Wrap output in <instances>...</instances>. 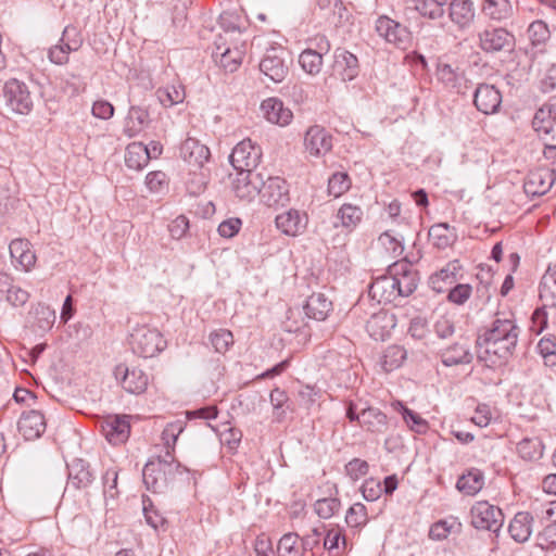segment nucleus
<instances>
[{
  "label": "nucleus",
  "mask_w": 556,
  "mask_h": 556,
  "mask_svg": "<svg viewBox=\"0 0 556 556\" xmlns=\"http://www.w3.org/2000/svg\"><path fill=\"white\" fill-rule=\"evenodd\" d=\"M340 500L336 497H326L317 500L314 504V509L320 518L329 519L340 509Z\"/></svg>",
  "instance_id": "680f3d73"
},
{
  "label": "nucleus",
  "mask_w": 556,
  "mask_h": 556,
  "mask_svg": "<svg viewBox=\"0 0 556 556\" xmlns=\"http://www.w3.org/2000/svg\"><path fill=\"white\" fill-rule=\"evenodd\" d=\"M538 351L544 359V364L548 367L556 366V337H543L538 343Z\"/></svg>",
  "instance_id": "5fc2aeb1"
},
{
  "label": "nucleus",
  "mask_w": 556,
  "mask_h": 556,
  "mask_svg": "<svg viewBox=\"0 0 556 556\" xmlns=\"http://www.w3.org/2000/svg\"><path fill=\"white\" fill-rule=\"evenodd\" d=\"M219 26L226 34L229 33H241V18L238 14L225 11L219 15Z\"/></svg>",
  "instance_id": "338daca9"
},
{
  "label": "nucleus",
  "mask_w": 556,
  "mask_h": 556,
  "mask_svg": "<svg viewBox=\"0 0 556 556\" xmlns=\"http://www.w3.org/2000/svg\"><path fill=\"white\" fill-rule=\"evenodd\" d=\"M455 526L459 530L462 523L457 522L455 519H453L451 522L447 520H439L430 527L429 538L435 541L445 540L450 533H452Z\"/></svg>",
  "instance_id": "052dcab7"
},
{
  "label": "nucleus",
  "mask_w": 556,
  "mask_h": 556,
  "mask_svg": "<svg viewBox=\"0 0 556 556\" xmlns=\"http://www.w3.org/2000/svg\"><path fill=\"white\" fill-rule=\"evenodd\" d=\"M393 316L387 312H379L371 315L366 323V330L375 340H384L389 334L390 328L394 327Z\"/></svg>",
  "instance_id": "72a5a7b5"
},
{
  "label": "nucleus",
  "mask_w": 556,
  "mask_h": 556,
  "mask_svg": "<svg viewBox=\"0 0 556 556\" xmlns=\"http://www.w3.org/2000/svg\"><path fill=\"white\" fill-rule=\"evenodd\" d=\"M207 178L202 172H190L186 180V190L190 195L197 197L206 189Z\"/></svg>",
  "instance_id": "e2e57ef3"
},
{
  "label": "nucleus",
  "mask_w": 556,
  "mask_h": 556,
  "mask_svg": "<svg viewBox=\"0 0 556 556\" xmlns=\"http://www.w3.org/2000/svg\"><path fill=\"white\" fill-rule=\"evenodd\" d=\"M406 350L401 345L388 346L381 357V367L386 372L393 371L402 366L406 359Z\"/></svg>",
  "instance_id": "a18cd8bd"
},
{
  "label": "nucleus",
  "mask_w": 556,
  "mask_h": 556,
  "mask_svg": "<svg viewBox=\"0 0 556 556\" xmlns=\"http://www.w3.org/2000/svg\"><path fill=\"white\" fill-rule=\"evenodd\" d=\"M533 517L528 511H519L509 523L508 532L510 536L519 543L528 541L532 533Z\"/></svg>",
  "instance_id": "7c9ffc66"
},
{
  "label": "nucleus",
  "mask_w": 556,
  "mask_h": 556,
  "mask_svg": "<svg viewBox=\"0 0 556 556\" xmlns=\"http://www.w3.org/2000/svg\"><path fill=\"white\" fill-rule=\"evenodd\" d=\"M276 226L282 233L295 237L306 229L307 216L298 210L291 208L276 216Z\"/></svg>",
  "instance_id": "393cba45"
},
{
  "label": "nucleus",
  "mask_w": 556,
  "mask_h": 556,
  "mask_svg": "<svg viewBox=\"0 0 556 556\" xmlns=\"http://www.w3.org/2000/svg\"><path fill=\"white\" fill-rule=\"evenodd\" d=\"M471 526L478 530H486L495 534L504 525V514L497 506L486 501L477 502L470 509Z\"/></svg>",
  "instance_id": "39448f33"
},
{
  "label": "nucleus",
  "mask_w": 556,
  "mask_h": 556,
  "mask_svg": "<svg viewBox=\"0 0 556 556\" xmlns=\"http://www.w3.org/2000/svg\"><path fill=\"white\" fill-rule=\"evenodd\" d=\"M359 426L372 433H384L388 429V417L379 408L367 407L362 410Z\"/></svg>",
  "instance_id": "f704fd0d"
},
{
  "label": "nucleus",
  "mask_w": 556,
  "mask_h": 556,
  "mask_svg": "<svg viewBox=\"0 0 556 556\" xmlns=\"http://www.w3.org/2000/svg\"><path fill=\"white\" fill-rule=\"evenodd\" d=\"M544 445L539 438H525L517 444L518 455L529 462L539 460L543 456Z\"/></svg>",
  "instance_id": "49530a36"
},
{
  "label": "nucleus",
  "mask_w": 556,
  "mask_h": 556,
  "mask_svg": "<svg viewBox=\"0 0 556 556\" xmlns=\"http://www.w3.org/2000/svg\"><path fill=\"white\" fill-rule=\"evenodd\" d=\"M263 176L254 170H237L232 180V191L235 195L245 202H251L260 194Z\"/></svg>",
  "instance_id": "ddd939ff"
},
{
  "label": "nucleus",
  "mask_w": 556,
  "mask_h": 556,
  "mask_svg": "<svg viewBox=\"0 0 556 556\" xmlns=\"http://www.w3.org/2000/svg\"><path fill=\"white\" fill-rule=\"evenodd\" d=\"M429 237L433 245L440 250L451 247L456 241L455 228L446 223L435 224L429 229Z\"/></svg>",
  "instance_id": "58836bf2"
},
{
  "label": "nucleus",
  "mask_w": 556,
  "mask_h": 556,
  "mask_svg": "<svg viewBox=\"0 0 556 556\" xmlns=\"http://www.w3.org/2000/svg\"><path fill=\"white\" fill-rule=\"evenodd\" d=\"M333 71L344 81H350L358 75V59L345 48H337L333 52Z\"/></svg>",
  "instance_id": "4be33fe9"
},
{
  "label": "nucleus",
  "mask_w": 556,
  "mask_h": 556,
  "mask_svg": "<svg viewBox=\"0 0 556 556\" xmlns=\"http://www.w3.org/2000/svg\"><path fill=\"white\" fill-rule=\"evenodd\" d=\"M527 35L532 48L544 52L547 41L551 39V30L546 22L535 20L528 26Z\"/></svg>",
  "instance_id": "c9c22d12"
},
{
  "label": "nucleus",
  "mask_w": 556,
  "mask_h": 556,
  "mask_svg": "<svg viewBox=\"0 0 556 556\" xmlns=\"http://www.w3.org/2000/svg\"><path fill=\"white\" fill-rule=\"evenodd\" d=\"M102 434L112 445L125 443L130 434V421L127 415H109L100 421Z\"/></svg>",
  "instance_id": "4468645a"
},
{
  "label": "nucleus",
  "mask_w": 556,
  "mask_h": 556,
  "mask_svg": "<svg viewBox=\"0 0 556 556\" xmlns=\"http://www.w3.org/2000/svg\"><path fill=\"white\" fill-rule=\"evenodd\" d=\"M472 361V355L466 344L456 342L445 349L441 354V362L446 367L456 366L459 364H469Z\"/></svg>",
  "instance_id": "4c0bfd02"
},
{
  "label": "nucleus",
  "mask_w": 556,
  "mask_h": 556,
  "mask_svg": "<svg viewBox=\"0 0 556 556\" xmlns=\"http://www.w3.org/2000/svg\"><path fill=\"white\" fill-rule=\"evenodd\" d=\"M345 522L351 528H362L368 522L367 508L363 503H354L346 511Z\"/></svg>",
  "instance_id": "6e6d98bb"
},
{
  "label": "nucleus",
  "mask_w": 556,
  "mask_h": 556,
  "mask_svg": "<svg viewBox=\"0 0 556 556\" xmlns=\"http://www.w3.org/2000/svg\"><path fill=\"white\" fill-rule=\"evenodd\" d=\"M286 55L287 51L282 47L267 49L260 62V71L271 81L281 83L289 72Z\"/></svg>",
  "instance_id": "6e6552de"
},
{
  "label": "nucleus",
  "mask_w": 556,
  "mask_h": 556,
  "mask_svg": "<svg viewBox=\"0 0 556 556\" xmlns=\"http://www.w3.org/2000/svg\"><path fill=\"white\" fill-rule=\"evenodd\" d=\"M261 109L268 122L280 126L288 125L293 117L291 110L285 108L282 101L277 98L264 100L261 104Z\"/></svg>",
  "instance_id": "cd10ccee"
},
{
  "label": "nucleus",
  "mask_w": 556,
  "mask_h": 556,
  "mask_svg": "<svg viewBox=\"0 0 556 556\" xmlns=\"http://www.w3.org/2000/svg\"><path fill=\"white\" fill-rule=\"evenodd\" d=\"M61 42H65V47L68 50L77 51L83 45V38L77 29V27L73 25H67L60 39Z\"/></svg>",
  "instance_id": "69168bd1"
},
{
  "label": "nucleus",
  "mask_w": 556,
  "mask_h": 556,
  "mask_svg": "<svg viewBox=\"0 0 556 556\" xmlns=\"http://www.w3.org/2000/svg\"><path fill=\"white\" fill-rule=\"evenodd\" d=\"M462 268L463 266L458 260L448 262L444 267L429 277V287L437 293L448 291L458 280Z\"/></svg>",
  "instance_id": "412c9836"
},
{
  "label": "nucleus",
  "mask_w": 556,
  "mask_h": 556,
  "mask_svg": "<svg viewBox=\"0 0 556 556\" xmlns=\"http://www.w3.org/2000/svg\"><path fill=\"white\" fill-rule=\"evenodd\" d=\"M389 273L394 278L396 293L400 298L409 296L417 289L419 276L412 263L405 261L395 262L389 266Z\"/></svg>",
  "instance_id": "f8f14e48"
},
{
  "label": "nucleus",
  "mask_w": 556,
  "mask_h": 556,
  "mask_svg": "<svg viewBox=\"0 0 556 556\" xmlns=\"http://www.w3.org/2000/svg\"><path fill=\"white\" fill-rule=\"evenodd\" d=\"M473 103L483 114H494L502 104V93L493 85L480 84L473 93Z\"/></svg>",
  "instance_id": "a211bd4d"
},
{
  "label": "nucleus",
  "mask_w": 556,
  "mask_h": 556,
  "mask_svg": "<svg viewBox=\"0 0 556 556\" xmlns=\"http://www.w3.org/2000/svg\"><path fill=\"white\" fill-rule=\"evenodd\" d=\"M430 330L426 318L417 316L414 317L408 327V334L415 340H426Z\"/></svg>",
  "instance_id": "774afa93"
},
{
  "label": "nucleus",
  "mask_w": 556,
  "mask_h": 556,
  "mask_svg": "<svg viewBox=\"0 0 556 556\" xmlns=\"http://www.w3.org/2000/svg\"><path fill=\"white\" fill-rule=\"evenodd\" d=\"M114 376L122 388L130 394H142L149 386V376L139 367L121 363L114 368Z\"/></svg>",
  "instance_id": "1a4fd4ad"
},
{
  "label": "nucleus",
  "mask_w": 556,
  "mask_h": 556,
  "mask_svg": "<svg viewBox=\"0 0 556 556\" xmlns=\"http://www.w3.org/2000/svg\"><path fill=\"white\" fill-rule=\"evenodd\" d=\"M258 195L268 207L285 206L290 201L288 184L278 176H269L266 180L263 179Z\"/></svg>",
  "instance_id": "9b49d317"
},
{
  "label": "nucleus",
  "mask_w": 556,
  "mask_h": 556,
  "mask_svg": "<svg viewBox=\"0 0 556 556\" xmlns=\"http://www.w3.org/2000/svg\"><path fill=\"white\" fill-rule=\"evenodd\" d=\"M375 29L386 41L397 47L405 45L409 38L407 28L387 15H381L376 20Z\"/></svg>",
  "instance_id": "dca6fc26"
},
{
  "label": "nucleus",
  "mask_w": 556,
  "mask_h": 556,
  "mask_svg": "<svg viewBox=\"0 0 556 556\" xmlns=\"http://www.w3.org/2000/svg\"><path fill=\"white\" fill-rule=\"evenodd\" d=\"M484 485V475L478 468H470L463 473L457 482L456 489L468 496L476 495Z\"/></svg>",
  "instance_id": "2f4dec72"
},
{
  "label": "nucleus",
  "mask_w": 556,
  "mask_h": 556,
  "mask_svg": "<svg viewBox=\"0 0 556 556\" xmlns=\"http://www.w3.org/2000/svg\"><path fill=\"white\" fill-rule=\"evenodd\" d=\"M161 104L165 108H170L175 104L181 103L185 99V90L181 86H168L160 88L156 91Z\"/></svg>",
  "instance_id": "603ef678"
},
{
  "label": "nucleus",
  "mask_w": 556,
  "mask_h": 556,
  "mask_svg": "<svg viewBox=\"0 0 556 556\" xmlns=\"http://www.w3.org/2000/svg\"><path fill=\"white\" fill-rule=\"evenodd\" d=\"M150 161L146 146L141 142H132L127 146L125 163L127 167L136 170L142 169Z\"/></svg>",
  "instance_id": "79ce46f5"
},
{
  "label": "nucleus",
  "mask_w": 556,
  "mask_h": 556,
  "mask_svg": "<svg viewBox=\"0 0 556 556\" xmlns=\"http://www.w3.org/2000/svg\"><path fill=\"white\" fill-rule=\"evenodd\" d=\"M520 329L513 312H496L490 326L478 333L476 344L484 353L506 363L516 350Z\"/></svg>",
  "instance_id": "f257e3e1"
},
{
  "label": "nucleus",
  "mask_w": 556,
  "mask_h": 556,
  "mask_svg": "<svg viewBox=\"0 0 556 556\" xmlns=\"http://www.w3.org/2000/svg\"><path fill=\"white\" fill-rule=\"evenodd\" d=\"M186 422L184 420H175L166 425L162 432V440L166 447V451H170L174 453L175 444L178 440V437L185 430Z\"/></svg>",
  "instance_id": "864d4df0"
},
{
  "label": "nucleus",
  "mask_w": 556,
  "mask_h": 556,
  "mask_svg": "<svg viewBox=\"0 0 556 556\" xmlns=\"http://www.w3.org/2000/svg\"><path fill=\"white\" fill-rule=\"evenodd\" d=\"M532 127L541 139L556 142V98L535 112Z\"/></svg>",
  "instance_id": "9d476101"
},
{
  "label": "nucleus",
  "mask_w": 556,
  "mask_h": 556,
  "mask_svg": "<svg viewBox=\"0 0 556 556\" xmlns=\"http://www.w3.org/2000/svg\"><path fill=\"white\" fill-rule=\"evenodd\" d=\"M472 293V287L468 283H457L448 290L447 300L456 305L465 304Z\"/></svg>",
  "instance_id": "0e129e2a"
},
{
  "label": "nucleus",
  "mask_w": 556,
  "mask_h": 556,
  "mask_svg": "<svg viewBox=\"0 0 556 556\" xmlns=\"http://www.w3.org/2000/svg\"><path fill=\"white\" fill-rule=\"evenodd\" d=\"M34 327L39 331L46 332L52 328L55 323V311L49 305L38 303L34 308Z\"/></svg>",
  "instance_id": "09e8293b"
},
{
  "label": "nucleus",
  "mask_w": 556,
  "mask_h": 556,
  "mask_svg": "<svg viewBox=\"0 0 556 556\" xmlns=\"http://www.w3.org/2000/svg\"><path fill=\"white\" fill-rule=\"evenodd\" d=\"M129 344L136 355L149 358L162 352L167 342L156 328L141 325L134 328L129 337Z\"/></svg>",
  "instance_id": "7ed1b4c3"
},
{
  "label": "nucleus",
  "mask_w": 556,
  "mask_h": 556,
  "mask_svg": "<svg viewBox=\"0 0 556 556\" xmlns=\"http://www.w3.org/2000/svg\"><path fill=\"white\" fill-rule=\"evenodd\" d=\"M299 64L305 73L315 76L321 71L323 55H320V52H317V50L307 48L299 55Z\"/></svg>",
  "instance_id": "de8ad7c7"
},
{
  "label": "nucleus",
  "mask_w": 556,
  "mask_h": 556,
  "mask_svg": "<svg viewBox=\"0 0 556 556\" xmlns=\"http://www.w3.org/2000/svg\"><path fill=\"white\" fill-rule=\"evenodd\" d=\"M305 314L315 320H325L332 311V302L324 293H313L304 305Z\"/></svg>",
  "instance_id": "c756f323"
},
{
  "label": "nucleus",
  "mask_w": 556,
  "mask_h": 556,
  "mask_svg": "<svg viewBox=\"0 0 556 556\" xmlns=\"http://www.w3.org/2000/svg\"><path fill=\"white\" fill-rule=\"evenodd\" d=\"M186 471L187 468L174 458L172 452L166 451L164 456L151 458L144 465L142 480L148 491L163 493L177 473Z\"/></svg>",
  "instance_id": "f03ea898"
},
{
  "label": "nucleus",
  "mask_w": 556,
  "mask_h": 556,
  "mask_svg": "<svg viewBox=\"0 0 556 556\" xmlns=\"http://www.w3.org/2000/svg\"><path fill=\"white\" fill-rule=\"evenodd\" d=\"M478 47L488 54L511 52L516 46L513 33L504 27L488 26L478 34Z\"/></svg>",
  "instance_id": "20e7f679"
},
{
  "label": "nucleus",
  "mask_w": 556,
  "mask_h": 556,
  "mask_svg": "<svg viewBox=\"0 0 556 556\" xmlns=\"http://www.w3.org/2000/svg\"><path fill=\"white\" fill-rule=\"evenodd\" d=\"M149 119V113L141 106L131 105L129 108L124 132L128 137L137 136L146 126Z\"/></svg>",
  "instance_id": "ea45409f"
},
{
  "label": "nucleus",
  "mask_w": 556,
  "mask_h": 556,
  "mask_svg": "<svg viewBox=\"0 0 556 556\" xmlns=\"http://www.w3.org/2000/svg\"><path fill=\"white\" fill-rule=\"evenodd\" d=\"M46 430L45 416L39 410L23 413L18 420V431L25 440H35Z\"/></svg>",
  "instance_id": "bb28decb"
},
{
  "label": "nucleus",
  "mask_w": 556,
  "mask_h": 556,
  "mask_svg": "<svg viewBox=\"0 0 556 556\" xmlns=\"http://www.w3.org/2000/svg\"><path fill=\"white\" fill-rule=\"evenodd\" d=\"M210 342L217 353H225L233 344L232 332L227 329H218L210 334Z\"/></svg>",
  "instance_id": "13d9d810"
},
{
  "label": "nucleus",
  "mask_w": 556,
  "mask_h": 556,
  "mask_svg": "<svg viewBox=\"0 0 556 556\" xmlns=\"http://www.w3.org/2000/svg\"><path fill=\"white\" fill-rule=\"evenodd\" d=\"M68 481L67 486L76 490L88 488L94 480V475L90 470V465L84 459L76 458L67 465Z\"/></svg>",
  "instance_id": "a878e982"
},
{
  "label": "nucleus",
  "mask_w": 556,
  "mask_h": 556,
  "mask_svg": "<svg viewBox=\"0 0 556 556\" xmlns=\"http://www.w3.org/2000/svg\"><path fill=\"white\" fill-rule=\"evenodd\" d=\"M3 98L12 111L28 114L33 109V99L28 86L16 78H11L3 86Z\"/></svg>",
  "instance_id": "423d86ee"
},
{
  "label": "nucleus",
  "mask_w": 556,
  "mask_h": 556,
  "mask_svg": "<svg viewBox=\"0 0 556 556\" xmlns=\"http://www.w3.org/2000/svg\"><path fill=\"white\" fill-rule=\"evenodd\" d=\"M438 78L445 87L453 89L455 92L465 94L467 89V81L463 74L453 70L450 64H441L438 66Z\"/></svg>",
  "instance_id": "e433bc0d"
},
{
  "label": "nucleus",
  "mask_w": 556,
  "mask_h": 556,
  "mask_svg": "<svg viewBox=\"0 0 556 556\" xmlns=\"http://www.w3.org/2000/svg\"><path fill=\"white\" fill-rule=\"evenodd\" d=\"M482 12L493 21L502 22L513 15L509 0H484Z\"/></svg>",
  "instance_id": "37998d69"
},
{
  "label": "nucleus",
  "mask_w": 556,
  "mask_h": 556,
  "mask_svg": "<svg viewBox=\"0 0 556 556\" xmlns=\"http://www.w3.org/2000/svg\"><path fill=\"white\" fill-rule=\"evenodd\" d=\"M179 151L186 163L199 169L203 167L211 155L208 148L194 138H187L181 143Z\"/></svg>",
  "instance_id": "b1692460"
},
{
  "label": "nucleus",
  "mask_w": 556,
  "mask_h": 556,
  "mask_svg": "<svg viewBox=\"0 0 556 556\" xmlns=\"http://www.w3.org/2000/svg\"><path fill=\"white\" fill-rule=\"evenodd\" d=\"M415 10L424 17L440 20L445 14L447 0H413Z\"/></svg>",
  "instance_id": "c03bdc74"
},
{
  "label": "nucleus",
  "mask_w": 556,
  "mask_h": 556,
  "mask_svg": "<svg viewBox=\"0 0 556 556\" xmlns=\"http://www.w3.org/2000/svg\"><path fill=\"white\" fill-rule=\"evenodd\" d=\"M305 150L312 156H324L332 149V136L321 126H311L304 136Z\"/></svg>",
  "instance_id": "2eb2a0df"
},
{
  "label": "nucleus",
  "mask_w": 556,
  "mask_h": 556,
  "mask_svg": "<svg viewBox=\"0 0 556 556\" xmlns=\"http://www.w3.org/2000/svg\"><path fill=\"white\" fill-rule=\"evenodd\" d=\"M450 21L458 30L468 29L476 17V8L472 0H447Z\"/></svg>",
  "instance_id": "f3484780"
},
{
  "label": "nucleus",
  "mask_w": 556,
  "mask_h": 556,
  "mask_svg": "<svg viewBox=\"0 0 556 556\" xmlns=\"http://www.w3.org/2000/svg\"><path fill=\"white\" fill-rule=\"evenodd\" d=\"M227 40L219 36L218 40L215 42V50L213 51L214 58H219L218 62L220 66L227 72H235L242 62V59L245 54L244 45L241 47L230 48L226 46Z\"/></svg>",
  "instance_id": "aec40b11"
},
{
  "label": "nucleus",
  "mask_w": 556,
  "mask_h": 556,
  "mask_svg": "<svg viewBox=\"0 0 556 556\" xmlns=\"http://www.w3.org/2000/svg\"><path fill=\"white\" fill-rule=\"evenodd\" d=\"M395 405V409L401 413L404 421L412 430L418 433L425 432L427 430L428 422L419 414L409 409L401 402H396Z\"/></svg>",
  "instance_id": "3c124183"
},
{
  "label": "nucleus",
  "mask_w": 556,
  "mask_h": 556,
  "mask_svg": "<svg viewBox=\"0 0 556 556\" xmlns=\"http://www.w3.org/2000/svg\"><path fill=\"white\" fill-rule=\"evenodd\" d=\"M539 296L545 306L556 308V276L552 266L542 276Z\"/></svg>",
  "instance_id": "a19ab883"
},
{
  "label": "nucleus",
  "mask_w": 556,
  "mask_h": 556,
  "mask_svg": "<svg viewBox=\"0 0 556 556\" xmlns=\"http://www.w3.org/2000/svg\"><path fill=\"white\" fill-rule=\"evenodd\" d=\"M262 159V149L250 138L243 139L232 149L230 164L236 170H254Z\"/></svg>",
  "instance_id": "0eeeda50"
},
{
  "label": "nucleus",
  "mask_w": 556,
  "mask_h": 556,
  "mask_svg": "<svg viewBox=\"0 0 556 556\" xmlns=\"http://www.w3.org/2000/svg\"><path fill=\"white\" fill-rule=\"evenodd\" d=\"M270 403L274 407V414L278 421L285 418L286 409L289 408V397L286 391L275 388L269 395Z\"/></svg>",
  "instance_id": "bf43d9fd"
},
{
  "label": "nucleus",
  "mask_w": 556,
  "mask_h": 556,
  "mask_svg": "<svg viewBox=\"0 0 556 556\" xmlns=\"http://www.w3.org/2000/svg\"><path fill=\"white\" fill-rule=\"evenodd\" d=\"M368 294L372 300L381 303L394 302L400 295L396 293V286L391 273L376 278L368 288Z\"/></svg>",
  "instance_id": "5701e85b"
},
{
  "label": "nucleus",
  "mask_w": 556,
  "mask_h": 556,
  "mask_svg": "<svg viewBox=\"0 0 556 556\" xmlns=\"http://www.w3.org/2000/svg\"><path fill=\"white\" fill-rule=\"evenodd\" d=\"M11 257L28 271L36 263V254L31 250V243L26 239H14L9 245Z\"/></svg>",
  "instance_id": "c85d7f7f"
},
{
  "label": "nucleus",
  "mask_w": 556,
  "mask_h": 556,
  "mask_svg": "<svg viewBox=\"0 0 556 556\" xmlns=\"http://www.w3.org/2000/svg\"><path fill=\"white\" fill-rule=\"evenodd\" d=\"M556 179L555 170L540 168L528 174L523 189L528 195L540 197L547 193Z\"/></svg>",
  "instance_id": "6ab92c4d"
},
{
  "label": "nucleus",
  "mask_w": 556,
  "mask_h": 556,
  "mask_svg": "<svg viewBox=\"0 0 556 556\" xmlns=\"http://www.w3.org/2000/svg\"><path fill=\"white\" fill-rule=\"evenodd\" d=\"M364 212L363 210L351 203H344L338 210L337 219L339 223H334V227H342L346 231H353L363 220Z\"/></svg>",
  "instance_id": "473e14b6"
},
{
  "label": "nucleus",
  "mask_w": 556,
  "mask_h": 556,
  "mask_svg": "<svg viewBox=\"0 0 556 556\" xmlns=\"http://www.w3.org/2000/svg\"><path fill=\"white\" fill-rule=\"evenodd\" d=\"M278 556H304L300 536L296 533H287L278 542Z\"/></svg>",
  "instance_id": "8fccbe9b"
},
{
  "label": "nucleus",
  "mask_w": 556,
  "mask_h": 556,
  "mask_svg": "<svg viewBox=\"0 0 556 556\" xmlns=\"http://www.w3.org/2000/svg\"><path fill=\"white\" fill-rule=\"evenodd\" d=\"M351 188V179L346 173L337 172L328 179V192L330 195L338 198L349 191Z\"/></svg>",
  "instance_id": "4d7b16f0"
}]
</instances>
